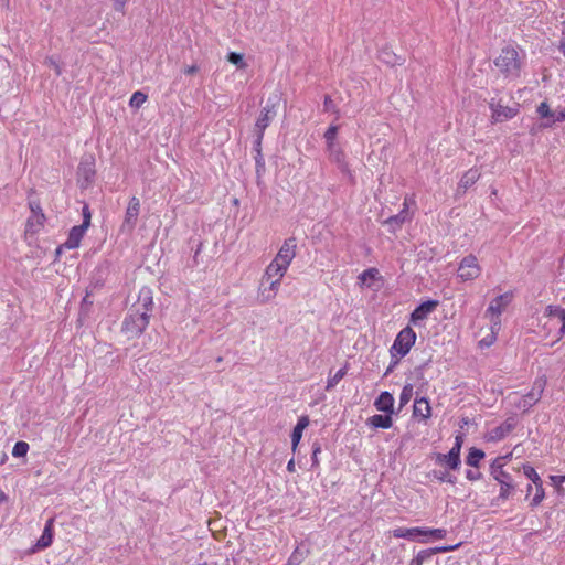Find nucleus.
Returning a JSON list of instances; mask_svg holds the SVG:
<instances>
[{
    "label": "nucleus",
    "mask_w": 565,
    "mask_h": 565,
    "mask_svg": "<svg viewBox=\"0 0 565 565\" xmlns=\"http://www.w3.org/2000/svg\"><path fill=\"white\" fill-rule=\"evenodd\" d=\"M153 310L152 290L142 287L138 295V300L131 306L124 319L121 330L128 338L139 337L150 322L151 312Z\"/></svg>",
    "instance_id": "f257e3e1"
},
{
    "label": "nucleus",
    "mask_w": 565,
    "mask_h": 565,
    "mask_svg": "<svg viewBox=\"0 0 565 565\" xmlns=\"http://www.w3.org/2000/svg\"><path fill=\"white\" fill-rule=\"evenodd\" d=\"M495 66L509 78H516L521 71V61L519 53L511 46L501 50L500 55L494 60Z\"/></svg>",
    "instance_id": "f03ea898"
},
{
    "label": "nucleus",
    "mask_w": 565,
    "mask_h": 565,
    "mask_svg": "<svg viewBox=\"0 0 565 565\" xmlns=\"http://www.w3.org/2000/svg\"><path fill=\"white\" fill-rule=\"evenodd\" d=\"M503 459L498 457L490 466V475L500 484L499 499L507 500L515 490V484L510 473L503 470Z\"/></svg>",
    "instance_id": "7ed1b4c3"
},
{
    "label": "nucleus",
    "mask_w": 565,
    "mask_h": 565,
    "mask_svg": "<svg viewBox=\"0 0 565 565\" xmlns=\"http://www.w3.org/2000/svg\"><path fill=\"white\" fill-rule=\"evenodd\" d=\"M544 317L547 319V321L544 324V328H546L547 331L551 332L553 328L558 327L556 341L562 339V337L565 334V309L558 306H547L545 309Z\"/></svg>",
    "instance_id": "20e7f679"
},
{
    "label": "nucleus",
    "mask_w": 565,
    "mask_h": 565,
    "mask_svg": "<svg viewBox=\"0 0 565 565\" xmlns=\"http://www.w3.org/2000/svg\"><path fill=\"white\" fill-rule=\"evenodd\" d=\"M416 333L411 327H405L396 335L393 345L391 348V354L394 355L396 352L399 356H405L415 344Z\"/></svg>",
    "instance_id": "39448f33"
},
{
    "label": "nucleus",
    "mask_w": 565,
    "mask_h": 565,
    "mask_svg": "<svg viewBox=\"0 0 565 565\" xmlns=\"http://www.w3.org/2000/svg\"><path fill=\"white\" fill-rule=\"evenodd\" d=\"M546 385V379L544 376L537 377L531 391L521 396L520 399L515 403L516 407L523 412H527L533 405H535L542 397Z\"/></svg>",
    "instance_id": "423d86ee"
},
{
    "label": "nucleus",
    "mask_w": 565,
    "mask_h": 565,
    "mask_svg": "<svg viewBox=\"0 0 565 565\" xmlns=\"http://www.w3.org/2000/svg\"><path fill=\"white\" fill-rule=\"evenodd\" d=\"M277 103L274 102L271 98H268L266 105L263 107L260 115L256 121V129L258 131L257 136V145L260 146V141L264 136L265 129L269 126L271 120L277 115Z\"/></svg>",
    "instance_id": "0eeeda50"
},
{
    "label": "nucleus",
    "mask_w": 565,
    "mask_h": 565,
    "mask_svg": "<svg viewBox=\"0 0 565 565\" xmlns=\"http://www.w3.org/2000/svg\"><path fill=\"white\" fill-rule=\"evenodd\" d=\"M481 273L478 259L473 255H468L459 264L458 276L463 280L476 279Z\"/></svg>",
    "instance_id": "6e6552de"
},
{
    "label": "nucleus",
    "mask_w": 565,
    "mask_h": 565,
    "mask_svg": "<svg viewBox=\"0 0 565 565\" xmlns=\"http://www.w3.org/2000/svg\"><path fill=\"white\" fill-rule=\"evenodd\" d=\"M511 298H512L511 294L507 292V294L498 296L490 302V305L487 309V315L491 316L490 320L494 326L500 324V316H501L502 311L505 309V307L509 305V302L511 301Z\"/></svg>",
    "instance_id": "1a4fd4ad"
},
{
    "label": "nucleus",
    "mask_w": 565,
    "mask_h": 565,
    "mask_svg": "<svg viewBox=\"0 0 565 565\" xmlns=\"http://www.w3.org/2000/svg\"><path fill=\"white\" fill-rule=\"evenodd\" d=\"M297 242L295 237H289L285 239L284 244L279 248L276 257L274 258L276 262L280 263L282 266L289 267L292 259L296 256Z\"/></svg>",
    "instance_id": "9d476101"
},
{
    "label": "nucleus",
    "mask_w": 565,
    "mask_h": 565,
    "mask_svg": "<svg viewBox=\"0 0 565 565\" xmlns=\"http://www.w3.org/2000/svg\"><path fill=\"white\" fill-rule=\"evenodd\" d=\"M490 109L492 111V119L495 122H502L508 119L513 118L518 114V109L514 107L503 106L500 103H494L492 100L490 104Z\"/></svg>",
    "instance_id": "9b49d317"
},
{
    "label": "nucleus",
    "mask_w": 565,
    "mask_h": 565,
    "mask_svg": "<svg viewBox=\"0 0 565 565\" xmlns=\"http://www.w3.org/2000/svg\"><path fill=\"white\" fill-rule=\"evenodd\" d=\"M438 306L437 300H427L417 306L411 313V322L417 324L419 321L427 319Z\"/></svg>",
    "instance_id": "f8f14e48"
},
{
    "label": "nucleus",
    "mask_w": 565,
    "mask_h": 565,
    "mask_svg": "<svg viewBox=\"0 0 565 565\" xmlns=\"http://www.w3.org/2000/svg\"><path fill=\"white\" fill-rule=\"evenodd\" d=\"M139 212H140V201L138 198L132 196L129 201L128 207L125 213V220L122 223V227L132 230L136 226Z\"/></svg>",
    "instance_id": "ddd939ff"
},
{
    "label": "nucleus",
    "mask_w": 565,
    "mask_h": 565,
    "mask_svg": "<svg viewBox=\"0 0 565 565\" xmlns=\"http://www.w3.org/2000/svg\"><path fill=\"white\" fill-rule=\"evenodd\" d=\"M409 218L411 217H409V213H408V203H407V199H405V201L403 203V210L398 214L393 215V216L388 217L387 220H385L384 224L388 226L390 232L394 233L398 228H401L402 225Z\"/></svg>",
    "instance_id": "4468645a"
},
{
    "label": "nucleus",
    "mask_w": 565,
    "mask_h": 565,
    "mask_svg": "<svg viewBox=\"0 0 565 565\" xmlns=\"http://www.w3.org/2000/svg\"><path fill=\"white\" fill-rule=\"evenodd\" d=\"M327 152L329 160L335 163L341 171L347 172L349 170L345 161V154L339 143L328 146Z\"/></svg>",
    "instance_id": "2eb2a0df"
},
{
    "label": "nucleus",
    "mask_w": 565,
    "mask_h": 565,
    "mask_svg": "<svg viewBox=\"0 0 565 565\" xmlns=\"http://www.w3.org/2000/svg\"><path fill=\"white\" fill-rule=\"evenodd\" d=\"M515 427L513 418H508L500 426L493 428L489 433V440L499 441L507 437Z\"/></svg>",
    "instance_id": "dca6fc26"
},
{
    "label": "nucleus",
    "mask_w": 565,
    "mask_h": 565,
    "mask_svg": "<svg viewBox=\"0 0 565 565\" xmlns=\"http://www.w3.org/2000/svg\"><path fill=\"white\" fill-rule=\"evenodd\" d=\"M287 269L288 267L282 266L280 263L273 259L270 264L266 267L262 280H281L285 274L287 273Z\"/></svg>",
    "instance_id": "f3484780"
},
{
    "label": "nucleus",
    "mask_w": 565,
    "mask_h": 565,
    "mask_svg": "<svg viewBox=\"0 0 565 565\" xmlns=\"http://www.w3.org/2000/svg\"><path fill=\"white\" fill-rule=\"evenodd\" d=\"M394 397L390 392H382L374 401V406L377 411L394 414Z\"/></svg>",
    "instance_id": "a211bd4d"
},
{
    "label": "nucleus",
    "mask_w": 565,
    "mask_h": 565,
    "mask_svg": "<svg viewBox=\"0 0 565 565\" xmlns=\"http://www.w3.org/2000/svg\"><path fill=\"white\" fill-rule=\"evenodd\" d=\"M87 227L83 225L73 226L70 231L68 237L64 243V247L68 249L77 248L79 246L81 241L83 239Z\"/></svg>",
    "instance_id": "6ab92c4d"
},
{
    "label": "nucleus",
    "mask_w": 565,
    "mask_h": 565,
    "mask_svg": "<svg viewBox=\"0 0 565 565\" xmlns=\"http://www.w3.org/2000/svg\"><path fill=\"white\" fill-rule=\"evenodd\" d=\"M53 527H54V519L51 518L46 521L44 530L42 532V535L40 536V539L38 540V542L35 544V548L43 550V548L49 547L52 544L53 532H54Z\"/></svg>",
    "instance_id": "aec40b11"
},
{
    "label": "nucleus",
    "mask_w": 565,
    "mask_h": 565,
    "mask_svg": "<svg viewBox=\"0 0 565 565\" xmlns=\"http://www.w3.org/2000/svg\"><path fill=\"white\" fill-rule=\"evenodd\" d=\"M281 280H262V289H260V298L263 302L269 301L273 299L280 286Z\"/></svg>",
    "instance_id": "412c9836"
},
{
    "label": "nucleus",
    "mask_w": 565,
    "mask_h": 565,
    "mask_svg": "<svg viewBox=\"0 0 565 565\" xmlns=\"http://www.w3.org/2000/svg\"><path fill=\"white\" fill-rule=\"evenodd\" d=\"M413 415L415 417H422V419H428L431 416V407L427 398H415Z\"/></svg>",
    "instance_id": "4be33fe9"
},
{
    "label": "nucleus",
    "mask_w": 565,
    "mask_h": 565,
    "mask_svg": "<svg viewBox=\"0 0 565 565\" xmlns=\"http://www.w3.org/2000/svg\"><path fill=\"white\" fill-rule=\"evenodd\" d=\"M366 424L374 428L388 429L393 426L392 414L373 415L367 418Z\"/></svg>",
    "instance_id": "5701e85b"
},
{
    "label": "nucleus",
    "mask_w": 565,
    "mask_h": 565,
    "mask_svg": "<svg viewBox=\"0 0 565 565\" xmlns=\"http://www.w3.org/2000/svg\"><path fill=\"white\" fill-rule=\"evenodd\" d=\"M435 458L437 463L446 465L451 470H457L461 463L460 458H458L455 452L436 454Z\"/></svg>",
    "instance_id": "b1692460"
},
{
    "label": "nucleus",
    "mask_w": 565,
    "mask_h": 565,
    "mask_svg": "<svg viewBox=\"0 0 565 565\" xmlns=\"http://www.w3.org/2000/svg\"><path fill=\"white\" fill-rule=\"evenodd\" d=\"M427 531L424 527H411V529H404L399 527L394 531L395 537H403V539H409L415 540L419 535H426Z\"/></svg>",
    "instance_id": "393cba45"
},
{
    "label": "nucleus",
    "mask_w": 565,
    "mask_h": 565,
    "mask_svg": "<svg viewBox=\"0 0 565 565\" xmlns=\"http://www.w3.org/2000/svg\"><path fill=\"white\" fill-rule=\"evenodd\" d=\"M309 419L308 417L303 416L301 417L297 425L294 427L291 433V444H292V450L295 451L301 437H302V430L308 426Z\"/></svg>",
    "instance_id": "a878e982"
},
{
    "label": "nucleus",
    "mask_w": 565,
    "mask_h": 565,
    "mask_svg": "<svg viewBox=\"0 0 565 565\" xmlns=\"http://www.w3.org/2000/svg\"><path fill=\"white\" fill-rule=\"evenodd\" d=\"M379 58L387 64V65H391V66H394V65H397V64H402L403 63V58L398 55H396L393 51H391L388 47H384L380 51L379 53Z\"/></svg>",
    "instance_id": "bb28decb"
},
{
    "label": "nucleus",
    "mask_w": 565,
    "mask_h": 565,
    "mask_svg": "<svg viewBox=\"0 0 565 565\" xmlns=\"http://www.w3.org/2000/svg\"><path fill=\"white\" fill-rule=\"evenodd\" d=\"M480 178V172L478 169L472 168L469 169L461 178L459 188H462L463 190H467L471 185H473L478 179Z\"/></svg>",
    "instance_id": "cd10ccee"
},
{
    "label": "nucleus",
    "mask_w": 565,
    "mask_h": 565,
    "mask_svg": "<svg viewBox=\"0 0 565 565\" xmlns=\"http://www.w3.org/2000/svg\"><path fill=\"white\" fill-rule=\"evenodd\" d=\"M483 457L484 452L481 449L472 447L466 458V463L470 467L477 468Z\"/></svg>",
    "instance_id": "c85d7f7f"
},
{
    "label": "nucleus",
    "mask_w": 565,
    "mask_h": 565,
    "mask_svg": "<svg viewBox=\"0 0 565 565\" xmlns=\"http://www.w3.org/2000/svg\"><path fill=\"white\" fill-rule=\"evenodd\" d=\"M413 390H414V386L412 384H406L404 385L402 392H401V395H399V407H398V412L404 407L406 406L409 401L412 399L413 397Z\"/></svg>",
    "instance_id": "c756f323"
},
{
    "label": "nucleus",
    "mask_w": 565,
    "mask_h": 565,
    "mask_svg": "<svg viewBox=\"0 0 565 565\" xmlns=\"http://www.w3.org/2000/svg\"><path fill=\"white\" fill-rule=\"evenodd\" d=\"M79 175L84 179V181L88 184L92 182L95 170L93 169L90 163L82 162L78 168Z\"/></svg>",
    "instance_id": "7c9ffc66"
},
{
    "label": "nucleus",
    "mask_w": 565,
    "mask_h": 565,
    "mask_svg": "<svg viewBox=\"0 0 565 565\" xmlns=\"http://www.w3.org/2000/svg\"><path fill=\"white\" fill-rule=\"evenodd\" d=\"M338 131H339V126L333 125V124L330 125L329 128L326 130L323 138L326 140L327 147L338 143L337 142Z\"/></svg>",
    "instance_id": "2f4dec72"
},
{
    "label": "nucleus",
    "mask_w": 565,
    "mask_h": 565,
    "mask_svg": "<svg viewBox=\"0 0 565 565\" xmlns=\"http://www.w3.org/2000/svg\"><path fill=\"white\" fill-rule=\"evenodd\" d=\"M431 476L434 479H436L440 482H447L450 484H455L457 482V477L450 475L447 471L434 470L431 472Z\"/></svg>",
    "instance_id": "473e14b6"
},
{
    "label": "nucleus",
    "mask_w": 565,
    "mask_h": 565,
    "mask_svg": "<svg viewBox=\"0 0 565 565\" xmlns=\"http://www.w3.org/2000/svg\"><path fill=\"white\" fill-rule=\"evenodd\" d=\"M347 374V367H342L328 379L326 390L331 391Z\"/></svg>",
    "instance_id": "72a5a7b5"
},
{
    "label": "nucleus",
    "mask_w": 565,
    "mask_h": 565,
    "mask_svg": "<svg viewBox=\"0 0 565 565\" xmlns=\"http://www.w3.org/2000/svg\"><path fill=\"white\" fill-rule=\"evenodd\" d=\"M537 114L541 118L546 119L547 121L552 120L555 116V111L551 110L548 104L546 102H542L536 109Z\"/></svg>",
    "instance_id": "f704fd0d"
},
{
    "label": "nucleus",
    "mask_w": 565,
    "mask_h": 565,
    "mask_svg": "<svg viewBox=\"0 0 565 565\" xmlns=\"http://www.w3.org/2000/svg\"><path fill=\"white\" fill-rule=\"evenodd\" d=\"M147 100V95L141 92H135L130 97L129 105L132 108H140Z\"/></svg>",
    "instance_id": "c9c22d12"
},
{
    "label": "nucleus",
    "mask_w": 565,
    "mask_h": 565,
    "mask_svg": "<svg viewBox=\"0 0 565 565\" xmlns=\"http://www.w3.org/2000/svg\"><path fill=\"white\" fill-rule=\"evenodd\" d=\"M522 469H523L524 476L526 478H529L533 482V484H537V483L542 482L539 473L532 466L523 465Z\"/></svg>",
    "instance_id": "e433bc0d"
},
{
    "label": "nucleus",
    "mask_w": 565,
    "mask_h": 565,
    "mask_svg": "<svg viewBox=\"0 0 565 565\" xmlns=\"http://www.w3.org/2000/svg\"><path fill=\"white\" fill-rule=\"evenodd\" d=\"M535 486V494L531 501L532 507H537L545 498V491L543 488V482H540Z\"/></svg>",
    "instance_id": "4c0bfd02"
},
{
    "label": "nucleus",
    "mask_w": 565,
    "mask_h": 565,
    "mask_svg": "<svg viewBox=\"0 0 565 565\" xmlns=\"http://www.w3.org/2000/svg\"><path fill=\"white\" fill-rule=\"evenodd\" d=\"M379 275V270L376 268H369L362 271L359 276V280L362 285H369V280H373Z\"/></svg>",
    "instance_id": "58836bf2"
},
{
    "label": "nucleus",
    "mask_w": 565,
    "mask_h": 565,
    "mask_svg": "<svg viewBox=\"0 0 565 565\" xmlns=\"http://www.w3.org/2000/svg\"><path fill=\"white\" fill-rule=\"evenodd\" d=\"M29 450V444L25 441H18L13 446L12 456L15 458L24 457Z\"/></svg>",
    "instance_id": "ea45409f"
},
{
    "label": "nucleus",
    "mask_w": 565,
    "mask_h": 565,
    "mask_svg": "<svg viewBox=\"0 0 565 565\" xmlns=\"http://www.w3.org/2000/svg\"><path fill=\"white\" fill-rule=\"evenodd\" d=\"M227 61L237 66V68H245L247 65L244 61V56L236 52H231L227 55Z\"/></svg>",
    "instance_id": "a19ab883"
},
{
    "label": "nucleus",
    "mask_w": 565,
    "mask_h": 565,
    "mask_svg": "<svg viewBox=\"0 0 565 565\" xmlns=\"http://www.w3.org/2000/svg\"><path fill=\"white\" fill-rule=\"evenodd\" d=\"M323 110L334 113L337 114V118H339V109L329 95L324 96Z\"/></svg>",
    "instance_id": "79ce46f5"
},
{
    "label": "nucleus",
    "mask_w": 565,
    "mask_h": 565,
    "mask_svg": "<svg viewBox=\"0 0 565 565\" xmlns=\"http://www.w3.org/2000/svg\"><path fill=\"white\" fill-rule=\"evenodd\" d=\"M427 534L425 536H431L436 540H441L446 536L447 531L445 529H425Z\"/></svg>",
    "instance_id": "37998d69"
},
{
    "label": "nucleus",
    "mask_w": 565,
    "mask_h": 565,
    "mask_svg": "<svg viewBox=\"0 0 565 565\" xmlns=\"http://www.w3.org/2000/svg\"><path fill=\"white\" fill-rule=\"evenodd\" d=\"M82 215H83V223L81 225L85 226V227H89L90 225V220H92V213L89 211V207L87 204H85L82 209Z\"/></svg>",
    "instance_id": "c03bdc74"
},
{
    "label": "nucleus",
    "mask_w": 565,
    "mask_h": 565,
    "mask_svg": "<svg viewBox=\"0 0 565 565\" xmlns=\"http://www.w3.org/2000/svg\"><path fill=\"white\" fill-rule=\"evenodd\" d=\"M257 147H259L257 145ZM255 164H256V172L259 174L260 171H264L265 169V162H264V158L262 156V152H260V149L257 148V154L255 157Z\"/></svg>",
    "instance_id": "a18cd8bd"
},
{
    "label": "nucleus",
    "mask_w": 565,
    "mask_h": 565,
    "mask_svg": "<svg viewBox=\"0 0 565 565\" xmlns=\"http://www.w3.org/2000/svg\"><path fill=\"white\" fill-rule=\"evenodd\" d=\"M460 544H456V545H445V546H439V547H435V548H428L430 552H431V556L436 553H447V552H450V551H454L456 550Z\"/></svg>",
    "instance_id": "49530a36"
},
{
    "label": "nucleus",
    "mask_w": 565,
    "mask_h": 565,
    "mask_svg": "<svg viewBox=\"0 0 565 565\" xmlns=\"http://www.w3.org/2000/svg\"><path fill=\"white\" fill-rule=\"evenodd\" d=\"M414 558H416L418 562L423 564L424 562L431 558V552L429 550H422L417 553V555Z\"/></svg>",
    "instance_id": "de8ad7c7"
},
{
    "label": "nucleus",
    "mask_w": 565,
    "mask_h": 565,
    "mask_svg": "<svg viewBox=\"0 0 565 565\" xmlns=\"http://www.w3.org/2000/svg\"><path fill=\"white\" fill-rule=\"evenodd\" d=\"M461 446H462V437L461 436H457L456 437V440H455V445L452 446V448L449 450V452H455L456 456L458 458H460V451H461Z\"/></svg>",
    "instance_id": "09e8293b"
},
{
    "label": "nucleus",
    "mask_w": 565,
    "mask_h": 565,
    "mask_svg": "<svg viewBox=\"0 0 565 565\" xmlns=\"http://www.w3.org/2000/svg\"><path fill=\"white\" fill-rule=\"evenodd\" d=\"M565 120V111L555 113V116L552 120L545 122V127L552 126L554 122L564 121Z\"/></svg>",
    "instance_id": "8fccbe9b"
},
{
    "label": "nucleus",
    "mask_w": 565,
    "mask_h": 565,
    "mask_svg": "<svg viewBox=\"0 0 565 565\" xmlns=\"http://www.w3.org/2000/svg\"><path fill=\"white\" fill-rule=\"evenodd\" d=\"M466 478L470 481H477L481 478V473L478 470L469 469L466 471Z\"/></svg>",
    "instance_id": "3c124183"
},
{
    "label": "nucleus",
    "mask_w": 565,
    "mask_h": 565,
    "mask_svg": "<svg viewBox=\"0 0 565 565\" xmlns=\"http://www.w3.org/2000/svg\"><path fill=\"white\" fill-rule=\"evenodd\" d=\"M40 210V205H36V207H34L33 205H31V210L32 212L36 213L35 211ZM34 218H35V222H36V225L38 226H41L43 224V221H44V214L43 213H39V214H35L34 215Z\"/></svg>",
    "instance_id": "603ef678"
},
{
    "label": "nucleus",
    "mask_w": 565,
    "mask_h": 565,
    "mask_svg": "<svg viewBox=\"0 0 565 565\" xmlns=\"http://www.w3.org/2000/svg\"><path fill=\"white\" fill-rule=\"evenodd\" d=\"M40 210V205H36V207H34L33 205H31V210L32 212L36 213L35 211ZM34 218H35V222H36V225L38 226H41L43 224V221H44V214L43 213H39V214H35L34 215Z\"/></svg>",
    "instance_id": "864d4df0"
},
{
    "label": "nucleus",
    "mask_w": 565,
    "mask_h": 565,
    "mask_svg": "<svg viewBox=\"0 0 565 565\" xmlns=\"http://www.w3.org/2000/svg\"><path fill=\"white\" fill-rule=\"evenodd\" d=\"M321 451V448L318 444H315L313 451H312V466H316L319 463L318 461V454Z\"/></svg>",
    "instance_id": "5fc2aeb1"
},
{
    "label": "nucleus",
    "mask_w": 565,
    "mask_h": 565,
    "mask_svg": "<svg viewBox=\"0 0 565 565\" xmlns=\"http://www.w3.org/2000/svg\"><path fill=\"white\" fill-rule=\"evenodd\" d=\"M127 0H114V9L119 12H124Z\"/></svg>",
    "instance_id": "6e6d98bb"
},
{
    "label": "nucleus",
    "mask_w": 565,
    "mask_h": 565,
    "mask_svg": "<svg viewBox=\"0 0 565 565\" xmlns=\"http://www.w3.org/2000/svg\"><path fill=\"white\" fill-rule=\"evenodd\" d=\"M47 63L50 64V66H52V67H53V70L55 71L56 75H61V73H62L61 66H60L55 61H53L52 58H50V60L47 61Z\"/></svg>",
    "instance_id": "4d7b16f0"
},
{
    "label": "nucleus",
    "mask_w": 565,
    "mask_h": 565,
    "mask_svg": "<svg viewBox=\"0 0 565 565\" xmlns=\"http://www.w3.org/2000/svg\"><path fill=\"white\" fill-rule=\"evenodd\" d=\"M199 67L196 65H190L184 68V73L188 75H193L198 72Z\"/></svg>",
    "instance_id": "13d9d810"
},
{
    "label": "nucleus",
    "mask_w": 565,
    "mask_h": 565,
    "mask_svg": "<svg viewBox=\"0 0 565 565\" xmlns=\"http://www.w3.org/2000/svg\"><path fill=\"white\" fill-rule=\"evenodd\" d=\"M397 363H398V360L391 362V364H390V366L386 369V371H385V374H384V375H388V374L393 371V369L396 366V364H397Z\"/></svg>",
    "instance_id": "bf43d9fd"
},
{
    "label": "nucleus",
    "mask_w": 565,
    "mask_h": 565,
    "mask_svg": "<svg viewBox=\"0 0 565 565\" xmlns=\"http://www.w3.org/2000/svg\"><path fill=\"white\" fill-rule=\"evenodd\" d=\"M287 469H288L289 471H294V469H295V462H294V460H292V459L287 463Z\"/></svg>",
    "instance_id": "052dcab7"
},
{
    "label": "nucleus",
    "mask_w": 565,
    "mask_h": 565,
    "mask_svg": "<svg viewBox=\"0 0 565 565\" xmlns=\"http://www.w3.org/2000/svg\"><path fill=\"white\" fill-rule=\"evenodd\" d=\"M34 225H35V222H33V220H32V218H29V220H28V227H29L30 230H32Z\"/></svg>",
    "instance_id": "680f3d73"
},
{
    "label": "nucleus",
    "mask_w": 565,
    "mask_h": 565,
    "mask_svg": "<svg viewBox=\"0 0 565 565\" xmlns=\"http://www.w3.org/2000/svg\"><path fill=\"white\" fill-rule=\"evenodd\" d=\"M408 565H423L420 562H418L416 558H413Z\"/></svg>",
    "instance_id": "e2e57ef3"
},
{
    "label": "nucleus",
    "mask_w": 565,
    "mask_h": 565,
    "mask_svg": "<svg viewBox=\"0 0 565 565\" xmlns=\"http://www.w3.org/2000/svg\"><path fill=\"white\" fill-rule=\"evenodd\" d=\"M558 50H559L561 52H563V54H564V56H565V43H563V42H562V43L559 44V46H558Z\"/></svg>",
    "instance_id": "0e129e2a"
},
{
    "label": "nucleus",
    "mask_w": 565,
    "mask_h": 565,
    "mask_svg": "<svg viewBox=\"0 0 565 565\" xmlns=\"http://www.w3.org/2000/svg\"><path fill=\"white\" fill-rule=\"evenodd\" d=\"M532 490H533L532 484H529V486H527V489H526V491H527V495L532 492Z\"/></svg>",
    "instance_id": "69168bd1"
},
{
    "label": "nucleus",
    "mask_w": 565,
    "mask_h": 565,
    "mask_svg": "<svg viewBox=\"0 0 565 565\" xmlns=\"http://www.w3.org/2000/svg\"><path fill=\"white\" fill-rule=\"evenodd\" d=\"M4 493L0 492V502L4 499Z\"/></svg>",
    "instance_id": "338daca9"
},
{
    "label": "nucleus",
    "mask_w": 565,
    "mask_h": 565,
    "mask_svg": "<svg viewBox=\"0 0 565 565\" xmlns=\"http://www.w3.org/2000/svg\"><path fill=\"white\" fill-rule=\"evenodd\" d=\"M199 565H206V564H205V563H203V564H199Z\"/></svg>",
    "instance_id": "774afa93"
}]
</instances>
